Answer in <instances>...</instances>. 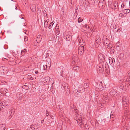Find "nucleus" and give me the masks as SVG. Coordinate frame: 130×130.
Masks as SVG:
<instances>
[{
    "instance_id": "61",
    "label": "nucleus",
    "mask_w": 130,
    "mask_h": 130,
    "mask_svg": "<svg viewBox=\"0 0 130 130\" xmlns=\"http://www.w3.org/2000/svg\"><path fill=\"white\" fill-rule=\"evenodd\" d=\"M62 71H61L60 72V73H62Z\"/></svg>"
},
{
    "instance_id": "53",
    "label": "nucleus",
    "mask_w": 130,
    "mask_h": 130,
    "mask_svg": "<svg viewBox=\"0 0 130 130\" xmlns=\"http://www.w3.org/2000/svg\"><path fill=\"white\" fill-rule=\"evenodd\" d=\"M127 75H128L129 76H130V72H129V73Z\"/></svg>"
},
{
    "instance_id": "56",
    "label": "nucleus",
    "mask_w": 130,
    "mask_h": 130,
    "mask_svg": "<svg viewBox=\"0 0 130 130\" xmlns=\"http://www.w3.org/2000/svg\"><path fill=\"white\" fill-rule=\"evenodd\" d=\"M120 29H118L117 30V32H118L119 31H120L119 30Z\"/></svg>"
},
{
    "instance_id": "37",
    "label": "nucleus",
    "mask_w": 130,
    "mask_h": 130,
    "mask_svg": "<svg viewBox=\"0 0 130 130\" xmlns=\"http://www.w3.org/2000/svg\"><path fill=\"white\" fill-rule=\"evenodd\" d=\"M125 6V5H124V3H123L121 5V8H124V6Z\"/></svg>"
},
{
    "instance_id": "60",
    "label": "nucleus",
    "mask_w": 130,
    "mask_h": 130,
    "mask_svg": "<svg viewBox=\"0 0 130 130\" xmlns=\"http://www.w3.org/2000/svg\"><path fill=\"white\" fill-rule=\"evenodd\" d=\"M11 1L13 2H15V0H11Z\"/></svg>"
},
{
    "instance_id": "33",
    "label": "nucleus",
    "mask_w": 130,
    "mask_h": 130,
    "mask_svg": "<svg viewBox=\"0 0 130 130\" xmlns=\"http://www.w3.org/2000/svg\"><path fill=\"white\" fill-rule=\"evenodd\" d=\"M83 20L81 19L80 17H79L78 20V21L79 23L81 22Z\"/></svg>"
},
{
    "instance_id": "42",
    "label": "nucleus",
    "mask_w": 130,
    "mask_h": 130,
    "mask_svg": "<svg viewBox=\"0 0 130 130\" xmlns=\"http://www.w3.org/2000/svg\"><path fill=\"white\" fill-rule=\"evenodd\" d=\"M123 16V14L122 13H120L119 15V16L120 17H122Z\"/></svg>"
},
{
    "instance_id": "24",
    "label": "nucleus",
    "mask_w": 130,
    "mask_h": 130,
    "mask_svg": "<svg viewBox=\"0 0 130 130\" xmlns=\"http://www.w3.org/2000/svg\"><path fill=\"white\" fill-rule=\"evenodd\" d=\"M54 23V21H53L52 22H51L49 26L48 27V28L49 29L51 28L53 26Z\"/></svg>"
},
{
    "instance_id": "14",
    "label": "nucleus",
    "mask_w": 130,
    "mask_h": 130,
    "mask_svg": "<svg viewBox=\"0 0 130 130\" xmlns=\"http://www.w3.org/2000/svg\"><path fill=\"white\" fill-rule=\"evenodd\" d=\"M124 13H128L130 12V10L129 9H126L125 7L124 9L123 10Z\"/></svg>"
},
{
    "instance_id": "34",
    "label": "nucleus",
    "mask_w": 130,
    "mask_h": 130,
    "mask_svg": "<svg viewBox=\"0 0 130 130\" xmlns=\"http://www.w3.org/2000/svg\"><path fill=\"white\" fill-rule=\"evenodd\" d=\"M43 69L44 70H45L47 68V66L46 65H44L43 66Z\"/></svg>"
},
{
    "instance_id": "21",
    "label": "nucleus",
    "mask_w": 130,
    "mask_h": 130,
    "mask_svg": "<svg viewBox=\"0 0 130 130\" xmlns=\"http://www.w3.org/2000/svg\"><path fill=\"white\" fill-rule=\"evenodd\" d=\"M22 94H19L18 95L17 97L20 100H21L22 98Z\"/></svg>"
},
{
    "instance_id": "41",
    "label": "nucleus",
    "mask_w": 130,
    "mask_h": 130,
    "mask_svg": "<svg viewBox=\"0 0 130 130\" xmlns=\"http://www.w3.org/2000/svg\"><path fill=\"white\" fill-rule=\"evenodd\" d=\"M98 69L99 70V71H100V72H102V68L101 67H99V68H98Z\"/></svg>"
},
{
    "instance_id": "55",
    "label": "nucleus",
    "mask_w": 130,
    "mask_h": 130,
    "mask_svg": "<svg viewBox=\"0 0 130 130\" xmlns=\"http://www.w3.org/2000/svg\"><path fill=\"white\" fill-rule=\"evenodd\" d=\"M112 116H113V114L111 115H110V117H111L112 118H113V117H112Z\"/></svg>"
},
{
    "instance_id": "20",
    "label": "nucleus",
    "mask_w": 130,
    "mask_h": 130,
    "mask_svg": "<svg viewBox=\"0 0 130 130\" xmlns=\"http://www.w3.org/2000/svg\"><path fill=\"white\" fill-rule=\"evenodd\" d=\"M84 87L85 89H88L89 87V85L88 84L85 83L84 84Z\"/></svg>"
},
{
    "instance_id": "8",
    "label": "nucleus",
    "mask_w": 130,
    "mask_h": 130,
    "mask_svg": "<svg viewBox=\"0 0 130 130\" xmlns=\"http://www.w3.org/2000/svg\"><path fill=\"white\" fill-rule=\"evenodd\" d=\"M102 82H99V85H98V89H100L101 91L104 89V87L102 85Z\"/></svg>"
},
{
    "instance_id": "57",
    "label": "nucleus",
    "mask_w": 130,
    "mask_h": 130,
    "mask_svg": "<svg viewBox=\"0 0 130 130\" xmlns=\"http://www.w3.org/2000/svg\"><path fill=\"white\" fill-rule=\"evenodd\" d=\"M49 80H52V79L51 78H50V77H49Z\"/></svg>"
},
{
    "instance_id": "16",
    "label": "nucleus",
    "mask_w": 130,
    "mask_h": 130,
    "mask_svg": "<svg viewBox=\"0 0 130 130\" xmlns=\"http://www.w3.org/2000/svg\"><path fill=\"white\" fill-rule=\"evenodd\" d=\"M109 40L107 38H106L104 40V44L105 45L107 44H108L109 43Z\"/></svg>"
},
{
    "instance_id": "29",
    "label": "nucleus",
    "mask_w": 130,
    "mask_h": 130,
    "mask_svg": "<svg viewBox=\"0 0 130 130\" xmlns=\"http://www.w3.org/2000/svg\"><path fill=\"white\" fill-rule=\"evenodd\" d=\"M35 126L33 125H31L30 126V127L29 128H30V130H34L35 129Z\"/></svg>"
},
{
    "instance_id": "5",
    "label": "nucleus",
    "mask_w": 130,
    "mask_h": 130,
    "mask_svg": "<svg viewBox=\"0 0 130 130\" xmlns=\"http://www.w3.org/2000/svg\"><path fill=\"white\" fill-rule=\"evenodd\" d=\"M78 54L80 55H82L84 52V46H80L78 47Z\"/></svg>"
},
{
    "instance_id": "44",
    "label": "nucleus",
    "mask_w": 130,
    "mask_h": 130,
    "mask_svg": "<svg viewBox=\"0 0 130 130\" xmlns=\"http://www.w3.org/2000/svg\"><path fill=\"white\" fill-rule=\"evenodd\" d=\"M56 29H58L59 28V26L57 24L56 26L55 27Z\"/></svg>"
},
{
    "instance_id": "47",
    "label": "nucleus",
    "mask_w": 130,
    "mask_h": 130,
    "mask_svg": "<svg viewBox=\"0 0 130 130\" xmlns=\"http://www.w3.org/2000/svg\"><path fill=\"white\" fill-rule=\"evenodd\" d=\"M127 112V111L126 110V111L124 112V114L125 115H126Z\"/></svg>"
},
{
    "instance_id": "52",
    "label": "nucleus",
    "mask_w": 130,
    "mask_h": 130,
    "mask_svg": "<svg viewBox=\"0 0 130 130\" xmlns=\"http://www.w3.org/2000/svg\"><path fill=\"white\" fill-rule=\"evenodd\" d=\"M29 79L31 80H33V77H31L29 78Z\"/></svg>"
},
{
    "instance_id": "1",
    "label": "nucleus",
    "mask_w": 130,
    "mask_h": 130,
    "mask_svg": "<svg viewBox=\"0 0 130 130\" xmlns=\"http://www.w3.org/2000/svg\"><path fill=\"white\" fill-rule=\"evenodd\" d=\"M101 41V40L100 37L98 36H96L94 43L95 46L96 47H98L99 45L100 44Z\"/></svg>"
},
{
    "instance_id": "23",
    "label": "nucleus",
    "mask_w": 130,
    "mask_h": 130,
    "mask_svg": "<svg viewBox=\"0 0 130 130\" xmlns=\"http://www.w3.org/2000/svg\"><path fill=\"white\" fill-rule=\"evenodd\" d=\"M5 127L4 125L3 124L2 125H0V130H4Z\"/></svg>"
},
{
    "instance_id": "63",
    "label": "nucleus",
    "mask_w": 130,
    "mask_h": 130,
    "mask_svg": "<svg viewBox=\"0 0 130 130\" xmlns=\"http://www.w3.org/2000/svg\"><path fill=\"white\" fill-rule=\"evenodd\" d=\"M50 66H48V67H49V68H50V67L51 66L50 64Z\"/></svg>"
},
{
    "instance_id": "3",
    "label": "nucleus",
    "mask_w": 130,
    "mask_h": 130,
    "mask_svg": "<svg viewBox=\"0 0 130 130\" xmlns=\"http://www.w3.org/2000/svg\"><path fill=\"white\" fill-rule=\"evenodd\" d=\"M98 59L99 61L101 62H104L105 60V58L104 56L102 54H100L98 55Z\"/></svg>"
},
{
    "instance_id": "11",
    "label": "nucleus",
    "mask_w": 130,
    "mask_h": 130,
    "mask_svg": "<svg viewBox=\"0 0 130 130\" xmlns=\"http://www.w3.org/2000/svg\"><path fill=\"white\" fill-rule=\"evenodd\" d=\"M72 36L71 35H69L67 34L66 36L65 37V38H66L67 40L70 41L72 40Z\"/></svg>"
},
{
    "instance_id": "18",
    "label": "nucleus",
    "mask_w": 130,
    "mask_h": 130,
    "mask_svg": "<svg viewBox=\"0 0 130 130\" xmlns=\"http://www.w3.org/2000/svg\"><path fill=\"white\" fill-rule=\"evenodd\" d=\"M73 69L74 70L77 72L79 69V67L77 66H75L73 67Z\"/></svg>"
},
{
    "instance_id": "54",
    "label": "nucleus",
    "mask_w": 130,
    "mask_h": 130,
    "mask_svg": "<svg viewBox=\"0 0 130 130\" xmlns=\"http://www.w3.org/2000/svg\"><path fill=\"white\" fill-rule=\"evenodd\" d=\"M22 15L21 16H20V18H21V19H23V17H22Z\"/></svg>"
},
{
    "instance_id": "27",
    "label": "nucleus",
    "mask_w": 130,
    "mask_h": 130,
    "mask_svg": "<svg viewBox=\"0 0 130 130\" xmlns=\"http://www.w3.org/2000/svg\"><path fill=\"white\" fill-rule=\"evenodd\" d=\"M47 20L45 21L44 23V26L45 27H47V25H48V23Z\"/></svg>"
},
{
    "instance_id": "64",
    "label": "nucleus",
    "mask_w": 130,
    "mask_h": 130,
    "mask_svg": "<svg viewBox=\"0 0 130 130\" xmlns=\"http://www.w3.org/2000/svg\"><path fill=\"white\" fill-rule=\"evenodd\" d=\"M11 130H15V129H11Z\"/></svg>"
},
{
    "instance_id": "43",
    "label": "nucleus",
    "mask_w": 130,
    "mask_h": 130,
    "mask_svg": "<svg viewBox=\"0 0 130 130\" xmlns=\"http://www.w3.org/2000/svg\"><path fill=\"white\" fill-rule=\"evenodd\" d=\"M77 58L76 57H73L72 58V60L74 61V62H75L76 61V58Z\"/></svg>"
},
{
    "instance_id": "28",
    "label": "nucleus",
    "mask_w": 130,
    "mask_h": 130,
    "mask_svg": "<svg viewBox=\"0 0 130 130\" xmlns=\"http://www.w3.org/2000/svg\"><path fill=\"white\" fill-rule=\"evenodd\" d=\"M125 86L124 84L123 85L122 84L120 85V88L122 90H123L125 89Z\"/></svg>"
},
{
    "instance_id": "30",
    "label": "nucleus",
    "mask_w": 130,
    "mask_h": 130,
    "mask_svg": "<svg viewBox=\"0 0 130 130\" xmlns=\"http://www.w3.org/2000/svg\"><path fill=\"white\" fill-rule=\"evenodd\" d=\"M10 112H11V115L12 116L13 115L14 113V110L13 109H12L10 110Z\"/></svg>"
},
{
    "instance_id": "22",
    "label": "nucleus",
    "mask_w": 130,
    "mask_h": 130,
    "mask_svg": "<svg viewBox=\"0 0 130 130\" xmlns=\"http://www.w3.org/2000/svg\"><path fill=\"white\" fill-rule=\"evenodd\" d=\"M123 102L124 103V102H127V98L126 97H124L123 98Z\"/></svg>"
},
{
    "instance_id": "38",
    "label": "nucleus",
    "mask_w": 130,
    "mask_h": 130,
    "mask_svg": "<svg viewBox=\"0 0 130 130\" xmlns=\"http://www.w3.org/2000/svg\"><path fill=\"white\" fill-rule=\"evenodd\" d=\"M104 105V104L103 103H100L99 105V107H100L101 106H103Z\"/></svg>"
},
{
    "instance_id": "2",
    "label": "nucleus",
    "mask_w": 130,
    "mask_h": 130,
    "mask_svg": "<svg viewBox=\"0 0 130 130\" xmlns=\"http://www.w3.org/2000/svg\"><path fill=\"white\" fill-rule=\"evenodd\" d=\"M8 69L4 66L0 67V71L2 74H6L8 72Z\"/></svg>"
},
{
    "instance_id": "7",
    "label": "nucleus",
    "mask_w": 130,
    "mask_h": 130,
    "mask_svg": "<svg viewBox=\"0 0 130 130\" xmlns=\"http://www.w3.org/2000/svg\"><path fill=\"white\" fill-rule=\"evenodd\" d=\"M109 63L111 66H113L115 62L114 58H113L109 57Z\"/></svg>"
},
{
    "instance_id": "49",
    "label": "nucleus",
    "mask_w": 130,
    "mask_h": 130,
    "mask_svg": "<svg viewBox=\"0 0 130 130\" xmlns=\"http://www.w3.org/2000/svg\"><path fill=\"white\" fill-rule=\"evenodd\" d=\"M114 10H115V9H116L117 8L116 7V6L115 5H114Z\"/></svg>"
},
{
    "instance_id": "46",
    "label": "nucleus",
    "mask_w": 130,
    "mask_h": 130,
    "mask_svg": "<svg viewBox=\"0 0 130 130\" xmlns=\"http://www.w3.org/2000/svg\"><path fill=\"white\" fill-rule=\"evenodd\" d=\"M37 38H41L42 39V38L41 37V35H39L37 37Z\"/></svg>"
},
{
    "instance_id": "50",
    "label": "nucleus",
    "mask_w": 130,
    "mask_h": 130,
    "mask_svg": "<svg viewBox=\"0 0 130 130\" xmlns=\"http://www.w3.org/2000/svg\"><path fill=\"white\" fill-rule=\"evenodd\" d=\"M102 68H103V69H104V67L105 68H106V66H104V65H102Z\"/></svg>"
},
{
    "instance_id": "4",
    "label": "nucleus",
    "mask_w": 130,
    "mask_h": 130,
    "mask_svg": "<svg viewBox=\"0 0 130 130\" xmlns=\"http://www.w3.org/2000/svg\"><path fill=\"white\" fill-rule=\"evenodd\" d=\"M79 122V124L81 126L80 127H82V125L84 126L87 123V120L86 119H82L81 120H80Z\"/></svg>"
},
{
    "instance_id": "6",
    "label": "nucleus",
    "mask_w": 130,
    "mask_h": 130,
    "mask_svg": "<svg viewBox=\"0 0 130 130\" xmlns=\"http://www.w3.org/2000/svg\"><path fill=\"white\" fill-rule=\"evenodd\" d=\"M99 6L100 8H103L105 6L104 0H100L99 3Z\"/></svg>"
},
{
    "instance_id": "58",
    "label": "nucleus",
    "mask_w": 130,
    "mask_h": 130,
    "mask_svg": "<svg viewBox=\"0 0 130 130\" xmlns=\"http://www.w3.org/2000/svg\"><path fill=\"white\" fill-rule=\"evenodd\" d=\"M15 9L17 10L18 9V8H17V7H15Z\"/></svg>"
},
{
    "instance_id": "32",
    "label": "nucleus",
    "mask_w": 130,
    "mask_h": 130,
    "mask_svg": "<svg viewBox=\"0 0 130 130\" xmlns=\"http://www.w3.org/2000/svg\"><path fill=\"white\" fill-rule=\"evenodd\" d=\"M22 88H23L25 89H27L28 88V87L26 85L23 86L22 87Z\"/></svg>"
},
{
    "instance_id": "31",
    "label": "nucleus",
    "mask_w": 130,
    "mask_h": 130,
    "mask_svg": "<svg viewBox=\"0 0 130 130\" xmlns=\"http://www.w3.org/2000/svg\"><path fill=\"white\" fill-rule=\"evenodd\" d=\"M30 8L31 9V11L33 12H34V11H36V8L35 7H35H32H32L31 6L30 7Z\"/></svg>"
},
{
    "instance_id": "25",
    "label": "nucleus",
    "mask_w": 130,
    "mask_h": 130,
    "mask_svg": "<svg viewBox=\"0 0 130 130\" xmlns=\"http://www.w3.org/2000/svg\"><path fill=\"white\" fill-rule=\"evenodd\" d=\"M26 51V50L25 49H24L23 50H22L21 51V53L22 55H24L25 53V52Z\"/></svg>"
},
{
    "instance_id": "26",
    "label": "nucleus",
    "mask_w": 130,
    "mask_h": 130,
    "mask_svg": "<svg viewBox=\"0 0 130 130\" xmlns=\"http://www.w3.org/2000/svg\"><path fill=\"white\" fill-rule=\"evenodd\" d=\"M69 87L68 86H67V87L66 86L65 87H64V89L66 91V92L67 93V92H68V93L69 91Z\"/></svg>"
},
{
    "instance_id": "15",
    "label": "nucleus",
    "mask_w": 130,
    "mask_h": 130,
    "mask_svg": "<svg viewBox=\"0 0 130 130\" xmlns=\"http://www.w3.org/2000/svg\"><path fill=\"white\" fill-rule=\"evenodd\" d=\"M128 105L127 103V102H124L123 103V107L125 108H126V109H127L128 108Z\"/></svg>"
},
{
    "instance_id": "45",
    "label": "nucleus",
    "mask_w": 130,
    "mask_h": 130,
    "mask_svg": "<svg viewBox=\"0 0 130 130\" xmlns=\"http://www.w3.org/2000/svg\"><path fill=\"white\" fill-rule=\"evenodd\" d=\"M77 109H74L73 110V111H75V112H77Z\"/></svg>"
},
{
    "instance_id": "19",
    "label": "nucleus",
    "mask_w": 130,
    "mask_h": 130,
    "mask_svg": "<svg viewBox=\"0 0 130 130\" xmlns=\"http://www.w3.org/2000/svg\"><path fill=\"white\" fill-rule=\"evenodd\" d=\"M41 38H37L36 40L34 42V44H35L36 43H39L41 42Z\"/></svg>"
},
{
    "instance_id": "35",
    "label": "nucleus",
    "mask_w": 130,
    "mask_h": 130,
    "mask_svg": "<svg viewBox=\"0 0 130 130\" xmlns=\"http://www.w3.org/2000/svg\"><path fill=\"white\" fill-rule=\"evenodd\" d=\"M24 41L25 42H26L27 43V41H28L27 37L26 36H25L24 37Z\"/></svg>"
},
{
    "instance_id": "51",
    "label": "nucleus",
    "mask_w": 130,
    "mask_h": 130,
    "mask_svg": "<svg viewBox=\"0 0 130 130\" xmlns=\"http://www.w3.org/2000/svg\"><path fill=\"white\" fill-rule=\"evenodd\" d=\"M82 89L81 88H79L78 90H79V91H81Z\"/></svg>"
},
{
    "instance_id": "17",
    "label": "nucleus",
    "mask_w": 130,
    "mask_h": 130,
    "mask_svg": "<svg viewBox=\"0 0 130 130\" xmlns=\"http://www.w3.org/2000/svg\"><path fill=\"white\" fill-rule=\"evenodd\" d=\"M82 128L84 127L86 129H88L90 127V126L86 124V125H85L84 126L82 125Z\"/></svg>"
},
{
    "instance_id": "62",
    "label": "nucleus",
    "mask_w": 130,
    "mask_h": 130,
    "mask_svg": "<svg viewBox=\"0 0 130 130\" xmlns=\"http://www.w3.org/2000/svg\"><path fill=\"white\" fill-rule=\"evenodd\" d=\"M59 109H60V110H61V109H61V108H60H60H59Z\"/></svg>"
},
{
    "instance_id": "48",
    "label": "nucleus",
    "mask_w": 130,
    "mask_h": 130,
    "mask_svg": "<svg viewBox=\"0 0 130 130\" xmlns=\"http://www.w3.org/2000/svg\"><path fill=\"white\" fill-rule=\"evenodd\" d=\"M99 1V0H94V3H97Z\"/></svg>"
},
{
    "instance_id": "36",
    "label": "nucleus",
    "mask_w": 130,
    "mask_h": 130,
    "mask_svg": "<svg viewBox=\"0 0 130 130\" xmlns=\"http://www.w3.org/2000/svg\"><path fill=\"white\" fill-rule=\"evenodd\" d=\"M90 2L91 4L93 5L94 3V0H90Z\"/></svg>"
},
{
    "instance_id": "13",
    "label": "nucleus",
    "mask_w": 130,
    "mask_h": 130,
    "mask_svg": "<svg viewBox=\"0 0 130 130\" xmlns=\"http://www.w3.org/2000/svg\"><path fill=\"white\" fill-rule=\"evenodd\" d=\"M123 80L125 82H129V84L130 83V77H125Z\"/></svg>"
},
{
    "instance_id": "39",
    "label": "nucleus",
    "mask_w": 130,
    "mask_h": 130,
    "mask_svg": "<svg viewBox=\"0 0 130 130\" xmlns=\"http://www.w3.org/2000/svg\"><path fill=\"white\" fill-rule=\"evenodd\" d=\"M35 72V73L36 74H38L39 72L38 70H33Z\"/></svg>"
},
{
    "instance_id": "12",
    "label": "nucleus",
    "mask_w": 130,
    "mask_h": 130,
    "mask_svg": "<svg viewBox=\"0 0 130 130\" xmlns=\"http://www.w3.org/2000/svg\"><path fill=\"white\" fill-rule=\"evenodd\" d=\"M103 99L105 101V102H106L108 100L109 98L108 96L106 94H105L103 95Z\"/></svg>"
},
{
    "instance_id": "40",
    "label": "nucleus",
    "mask_w": 130,
    "mask_h": 130,
    "mask_svg": "<svg viewBox=\"0 0 130 130\" xmlns=\"http://www.w3.org/2000/svg\"><path fill=\"white\" fill-rule=\"evenodd\" d=\"M43 13L44 14V16H45V15H47L46 11L45 10H44L43 11Z\"/></svg>"
},
{
    "instance_id": "59",
    "label": "nucleus",
    "mask_w": 130,
    "mask_h": 130,
    "mask_svg": "<svg viewBox=\"0 0 130 130\" xmlns=\"http://www.w3.org/2000/svg\"><path fill=\"white\" fill-rule=\"evenodd\" d=\"M46 116H48V114L47 113L46 114Z\"/></svg>"
},
{
    "instance_id": "10",
    "label": "nucleus",
    "mask_w": 130,
    "mask_h": 130,
    "mask_svg": "<svg viewBox=\"0 0 130 130\" xmlns=\"http://www.w3.org/2000/svg\"><path fill=\"white\" fill-rule=\"evenodd\" d=\"M107 48L110 50L111 51L112 50V51H114V49L112 48V47H113V45L111 43H109L108 44V45H107Z\"/></svg>"
},
{
    "instance_id": "9",
    "label": "nucleus",
    "mask_w": 130,
    "mask_h": 130,
    "mask_svg": "<svg viewBox=\"0 0 130 130\" xmlns=\"http://www.w3.org/2000/svg\"><path fill=\"white\" fill-rule=\"evenodd\" d=\"M117 90L113 89L110 91V95L113 96H115L117 94Z\"/></svg>"
}]
</instances>
